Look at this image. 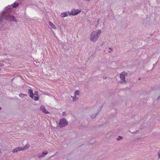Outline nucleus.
Wrapping results in <instances>:
<instances>
[{
  "instance_id": "nucleus-1",
  "label": "nucleus",
  "mask_w": 160,
  "mask_h": 160,
  "mask_svg": "<svg viewBox=\"0 0 160 160\" xmlns=\"http://www.w3.org/2000/svg\"><path fill=\"white\" fill-rule=\"evenodd\" d=\"M10 18V5L5 8L4 10L0 13V25L4 19L9 20Z\"/></svg>"
},
{
  "instance_id": "nucleus-2",
  "label": "nucleus",
  "mask_w": 160,
  "mask_h": 160,
  "mask_svg": "<svg viewBox=\"0 0 160 160\" xmlns=\"http://www.w3.org/2000/svg\"><path fill=\"white\" fill-rule=\"evenodd\" d=\"M81 12V10H78V9H73L70 12H62L61 14V15L62 17H65L68 16V15H77L79 13Z\"/></svg>"
},
{
  "instance_id": "nucleus-3",
  "label": "nucleus",
  "mask_w": 160,
  "mask_h": 160,
  "mask_svg": "<svg viewBox=\"0 0 160 160\" xmlns=\"http://www.w3.org/2000/svg\"><path fill=\"white\" fill-rule=\"evenodd\" d=\"M99 37L98 34H97V32H93L90 35V39L91 41L92 42L96 41Z\"/></svg>"
},
{
  "instance_id": "nucleus-4",
  "label": "nucleus",
  "mask_w": 160,
  "mask_h": 160,
  "mask_svg": "<svg viewBox=\"0 0 160 160\" xmlns=\"http://www.w3.org/2000/svg\"><path fill=\"white\" fill-rule=\"evenodd\" d=\"M68 122L65 118H63L60 120L58 125L59 127L62 128L67 126L68 125Z\"/></svg>"
},
{
  "instance_id": "nucleus-5",
  "label": "nucleus",
  "mask_w": 160,
  "mask_h": 160,
  "mask_svg": "<svg viewBox=\"0 0 160 160\" xmlns=\"http://www.w3.org/2000/svg\"><path fill=\"white\" fill-rule=\"evenodd\" d=\"M128 75V73L125 72H122L120 74V77L121 79V82L122 83H126V82L125 80V76Z\"/></svg>"
},
{
  "instance_id": "nucleus-6",
  "label": "nucleus",
  "mask_w": 160,
  "mask_h": 160,
  "mask_svg": "<svg viewBox=\"0 0 160 160\" xmlns=\"http://www.w3.org/2000/svg\"><path fill=\"white\" fill-rule=\"evenodd\" d=\"M40 110L45 113L48 114L49 113L48 111H47L46 110L45 107L44 105H42L41 106Z\"/></svg>"
},
{
  "instance_id": "nucleus-7",
  "label": "nucleus",
  "mask_w": 160,
  "mask_h": 160,
  "mask_svg": "<svg viewBox=\"0 0 160 160\" xmlns=\"http://www.w3.org/2000/svg\"><path fill=\"white\" fill-rule=\"evenodd\" d=\"M28 92L29 97L32 98L33 99L34 93L33 92V90L31 89H29L28 90Z\"/></svg>"
},
{
  "instance_id": "nucleus-8",
  "label": "nucleus",
  "mask_w": 160,
  "mask_h": 160,
  "mask_svg": "<svg viewBox=\"0 0 160 160\" xmlns=\"http://www.w3.org/2000/svg\"><path fill=\"white\" fill-rule=\"evenodd\" d=\"M38 92L36 91L34 92V95H36V96H34L33 99L35 101H38L39 99L38 97Z\"/></svg>"
},
{
  "instance_id": "nucleus-9",
  "label": "nucleus",
  "mask_w": 160,
  "mask_h": 160,
  "mask_svg": "<svg viewBox=\"0 0 160 160\" xmlns=\"http://www.w3.org/2000/svg\"><path fill=\"white\" fill-rule=\"evenodd\" d=\"M22 150V149L21 147H19L18 148H15L12 151L13 153L17 152L18 151Z\"/></svg>"
},
{
  "instance_id": "nucleus-10",
  "label": "nucleus",
  "mask_w": 160,
  "mask_h": 160,
  "mask_svg": "<svg viewBox=\"0 0 160 160\" xmlns=\"http://www.w3.org/2000/svg\"><path fill=\"white\" fill-rule=\"evenodd\" d=\"M49 25L53 29H56V27L51 22L49 21Z\"/></svg>"
},
{
  "instance_id": "nucleus-11",
  "label": "nucleus",
  "mask_w": 160,
  "mask_h": 160,
  "mask_svg": "<svg viewBox=\"0 0 160 160\" xmlns=\"http://www.w3.org/2000/svg\"><path fill=\"white\" fill-rule=\"evenodd\" d=\"M48 153V152L47 151H45V152H43L42 154L39 156V157L40 158L43 157Z\"/></svg>"
},
{
  "instance_id": "nucleus-12",
  "label": "nucleus",
  "mask_w": 160,
  "mask_h": 160,
  "mask_svg": "<svg viewBox=\"0 0 160 160\" xmlns=\"http://www.w3.org/2000/svg\"><path fill=\"white\" fill-rule=\"evenodd\" d=\"M30 146L29 144H27L24 147H21L22 149V150H26L27 149H28L30 147Z\"/></svg>"
},
{
  "instance_id": "nucleus-13",
  "label": "nucleus",
  "mask_w": 160,
  "mask_h": 160,
  "mask_svg": "<svg viewBox=\"0 0 160 160\" xmlns=\"http://www.w3.org/2000/svg\"><path fill=\"white\" fill-rule=\"evenodd\" d=\"M19 5L18 3V2H15L13 4H12V7L13 8H15L18 7Z\"/></svg>"
},
{
  "instance_id": "nucleus-14",
  "label": "nucleus",
  "mask_w": 160,
  "mask_h": 160,
  "mask_svg": "<svg viewBox=\"0 0 160 160\" xmlns=\"http://www.w3.org/2000/svg\"><path fill=\"white\" fill-rule=\"evenodd\" d=\"M11 20L13 21H15L16 22L17 21V20H16L15 17L14 16H12L11 15Z\"/></svg>"
},
{
  "instance_id": "nucleus-15",
  "label": "nucleus",
  "mask_w": 160,
  "mask_h": 160,
  "mask_svg": "<svg viewBox=\"0 0 160 160\" xmlns=\"http://www.w3.org/2000/svg\"><path fill=\"white\" fill-rule=\"evenodd\" d=\"M19 97L21 98H24L25 97H27L28 96L26 94L20 93L19 95Z\"/></svg>"
},
{
  "instance_id": "nucleus-16",
  "label": "nucleus",
  "mask_w": 160,
  "mask_h": 160,
  "mask_svg": "<svg viewBox=\"0 0 160 160\" xmlns=\"http://www.w3.org/2000/svg\"><path fill=\"white\" fill-rule=\"evenodd\" d=\"M98 113H95L94 115L91 114L90 117L92 119H94L96 118V116L98 115Z\"/></svg>"
},
{
  "instance_id": "nucleus-17",
  "label": "nucleus",
  "mask_w": 160,
  "mask_h": 160,
  "mask_svg": "<svg viewBox=\"0 0 160 160\" xmlns=\"http://www.w3.org/2000/svg\"><path fill=\"white\" fill-rule=\"evenodd\" d=\"M78 99V98L76 96L74 95L73 97L72 101L73 102H75L76 101V99L77 100Z\"/></svg>"
},
{
  "instance_id": "nucleus-18",
  "label": "nucleus",
  "mask_w": 160,
  "mask_h": 160,
  "mask_svg": "<svg viewBox=\"0 0 160 160\" xmlns=\"http://www.w3.org/2000/svg\"><path fill=\"white\" fill-rule=\"evenodd\" d=\"M95 32H97V34H98V35H99V36H100V34L101 32V30H98Z\"/></svg>"
},
{
  "instance_id": "nucleus-19",
  "label": "nucleus",
  "mask_w": 160,
  "mask_h": 160,
  "mask_svg": "<svg viewBox=\"0 0 160 160\" xmlns=\"http://www.w3.org/2000/svg\"><path fill=\"white\" fill-rule=\"evenodd\" d=\"M123 138V137L122 136H119L117 138V141H119L120 140L122 139Z\"/></svg>"
},
{
  "instance_id": "nucleus-20",
  "label": "nucleus",
  "mask_w": 160,
  "mask_h": 160,
  "mask_svg": "<svg viewBox=\"0 0 160 160\" xmlns=\"http://www.w3.org/2000/svg\"><path fill=\"white\" fill-rule=\"evenodd\" d=\"M79 94V91L78 90H77L74 93V95H78Z\"/></svg>"
},
{
  "instance_id": "nucleus-21",
  "label": "nucleus",
  "mask_w": 160,
  "mask_h": 160,
  "mask_svg": "<svg viewBox=\"0 0 160 160\" xmlns=\"http://www.w3.org/2000/svg\"><path fill=\"white\" fill-rule=\"evenodd\" d=\"M158 155L159 157L160 158V150L158 152Z\"/></svg>"
},
{
  "instance_id": "nucleus-22",
  "label": "nucleus",
  "mask_w": 160,
  "mask_h": 160,
  "mask_svg": "<svg viewBox=\"0 0 160 160\" xmlns=\"http://www.w3.org/2000/svg\"><path fill=\"white\" fill-rule=\"evenodd\" d=\"M109 49L111 50V51L109 52H110L111 51H112L113 50V49L111 48H109Z\"/></svg>"
},
{
  "instance_id": "nucleus-23",
  "label": "nucleus",
  "mask_w": 160,
  "mask_h": 160,
  "mask_svg": "<svg viewBox=\"0 0 160 160\" xmlns=\"http://www.w3.org/2000/svg\"><path fill=\"white\" fill-rule=\"evenodd\" d=\"M160 99V95L157 98V100H159Z\"/></svg>"
},
{
  "instance_id": "nucleus-24",
  "label": "nucleus",
  "mask_w": 160,
  "mask_h": 160,
  "mask_svg": "<svg viewBox=\"0 0 160 160\" xmlns=\"http://www.w3.org/2000/svg\"><path fill=\"white\" fill-rule=\"evenodd\" d=\"M65 114H66V113H65V112H62V115H65Z\"/></svg>"
},
{
  "instance_id": "nucleus-25",
  "label": "nucleus",
  "mask_w": 160,
  "mask_h": 160,
  "mask_svg": "<svg viewBox=\"0 0 160 160\" xmlns=\"http://www.w3.org/2000/svg\"><path fill=\"white\" fill-rule=\"evenodd\" d=\"M1 150L0 149V154H1Z\"/></svg>"
},
{
  "instance_id": "nucleus-26",
  "label": "nucleus",
  "mask_w": 160,
  "mask_h": 160,
  "mask_svg": "<svg viewBox=\"0 0 160 160\" xmlns=\"http://www.w3.org/2000/svg\"><path fill=\"white\" fill-rule=\"evenodd\" d=\"M2 108L1 107H0V110H1V109Z\"/></svg>"
},
{
  "instance_id": "nucleus-27",
  "label": "nucleus",
  "mask_w": 160,
  "mask_h": 160,
  "mask_svg": "<svg viewBox=\"0 0 160 160\" xmlns=\"http://www.w3.org/2000/svg\"><path fill=\"white\" fill-rule=\"evenodd\" d=\"M140 80V78H139L138 79V80Z\"/></svg>"
},
{
  "instance_id": "nucleus-28",
  "label": "nucleus",
  "mask_w": 160,
  "mask_h": 160,
  "mask_svg": "<svg viewBox=\"0 0 160 160\" xmlns=\"http://www.w3.org/2000/svg\"><path fill=\"white\" fill-rule=\"evenodd\" d=\"M98 22H99V20H98Z\"/></svg>"
},
{
  "instance_id": "nucleus-29",
  "label": "nucleus",
  "mask_w": 160,
  "mask_h": 160,
  "mask_svg": "<svg viewBox=\"0 0 160 160\" xmlns=\"http://www.w3.org/2000/svg\"><path fill=\"white\" fill-rule=\"evenodd\" d=\"M106 78H106V77L105 78V79H106Z\"/></svg>"
}]
</instances>
